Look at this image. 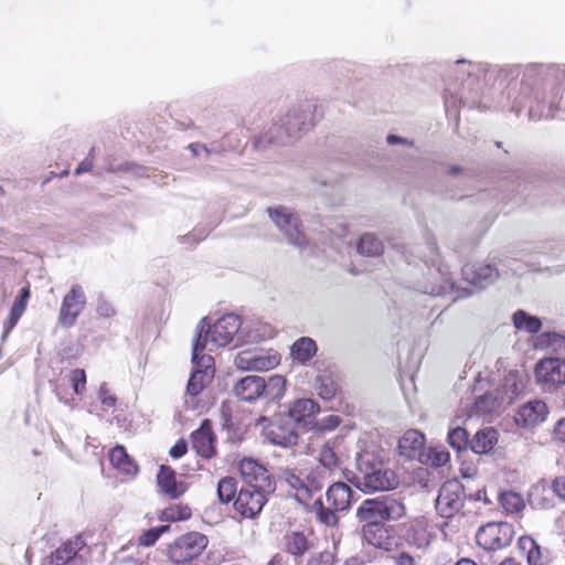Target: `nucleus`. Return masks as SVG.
I'll return each instance as SVG.
<instances>
[{"label":"nucleus","mask_w":565,"mask_h":565,"mask_svg":"<svg viewBox=\"0 0 565 565\" xmlns=\"http://www.w3.org/2000/svg\"><path fill=\"white\" fill-rule=\"evenodd\" d=\"M454 72L456 79L460 81L463 87H471L481 73L486 78L497 74L503 83L519 77L522 72L520 87L518 88V83L510 82L507 92L503 93L507 102H500L499 106L516 115L529 106L531 118H555L561 111L563 96L559 83L564 77V71L558 66L529 64L522 70L520 65L498 67L458 60L455 62Z\"/></svg>","instance_id":"f257e3e1"},{"label":"nucleus","mask_w":565,"mask_h":565,"mask_svg":"<svg viewBox=\"0 0 565 565\" xmlns=\"http://www.w3.org/2000/svg\"><path fill=\"white\" fill-rule=\"evenodd\" d=\"M385 450L374 445L358 452L355 480L362 491H386L397 484L396 475L385 465Z\"/></svg>","instance_id":"f03ea898"},{"label":"nucleus","mask_w":565,"mask_h":565,"mask_svg":"<svg viewBox=\"0 0 565 565\" xmlns=\"http://www.w3.org/2000/svg\"><path fill=\"white\" fill-rule=\"evenodd\" d=\"M315 109L316 105L307 102L288 111L278 124H274L266 132L267 141L285 145L290 139L297 138L300 132L310 129L313 126Z\"/></svg>","instance_id":"7ed1b4c3"},{"label":"nucleus","mask_w":565,"mask_h":565,"mask_svg":"<svg viewBox=\"0 0 565 565\" xmlns=\"http://www.w3.org/2000/svg\"><path fill=\"white\" fill-rule=\"evenodd\" d=\"M406 514L403 501L394 494L366 499L360 503L355 516L363 525L385 524L396 521Z\"/></svg>","instance_id":"20e7f679"},{"label":"nucleus","mask_w":565,"mask_h":565,"mask_svg":"<svg viewBox=\"0 0 565 565\" xmlns=\"http://www.w3.org/2000/svg\"><path fill=\"white\" fill-rule=\"evenodd\" d=\"M329 478L328 469L317 466L301 469L298 472L292 469H284L279 475V479L295 490V497L299 502H306L315 493L320 492Z\"/></svg>","instance_id":"39448f33"},{"label":"nucleus","mask_w":565,"mask_h":565,"mask_svg":"<svg viewBox=\"0 0 565 565\" xmlns=\"http://www.w3.org/2000/svg\"><path fill=\"white\" fill-rule=\"evenodd\" d=\"M203 331L204 323L198 328V335L194 338L192 347L193 370L185 390V394L191 397L200 395L211 379L209 370L212 366L213 358L211 355L203 354V351L206 348L205 339L202 340Z\"/></svg>","instance_id":"423d86ee"},{"label":"nucleus","mask_w":565,"mask_h":565,"mask_svg":"<svg viewBox=\"0 0 565 565\" xmlns=\"http://www.w3.org/2000/svg\"><path fill=\"white\" fill-rule=\"evenodd\" d=\"M204 323V331L202 332V340L205 339L206 344L221 348L230 344L242 327L239 316L235 313H226L210 324L206 318H203L196 327L195 337L198 335V328Z\"/></svg>","instance_id":"0eeeda50"},{"label":"nucleus","mask_w":565,"mask_h":565,"mask_svg":"<svg viewBox=\"0 0 565 565\" xmlns=\"http://www.w3.org/2000/svg\"><path fill=\"white\" fill-rule=\"evenodd\" d=\"M207 537L199 532H190L177 537L168 545L167 555L174 564L191 562L207 546Z\"/></svg>","instance_id":"6e6552de"},{"label":"nucleus","mask_w":565,"mask_h":565,"mask_svg":"<svg viewBox=\"0 0 565 565\" xmlns=\"http://www.w3.org/2000/svg\"><path fill=\"white\" fill-rule=\"evenodd\" d=\"M467 497L465 486L457 479L444 482L436 499V510L441 518L449 519L463 508Z\"/></svg>","instance_id":"1a4fd4ad"},{"label":"nucleus","mask_w":565,"mask_h":565,"mask_svg":"<svg viewBox=\"0 0 565 565\" xmlns=\"http://www.w3.org/2000/svg\"><path fill=\"white\" fill-rule=\"evenodd\" d=\"M242 488L275 492L276 483L269 471L253 458H244L239 463Z\"/></svg>","instance_id":"9d476101"},{"label":"nucleus","mask_w":565,"mask_h":565,"mask_svg":"<svg viewBox=\"0 0 565 565\" xmlns=\"http://www.w3.org/2000/svg\"><path fill=\"white\" fill-rule=\"evenodd\" d=\"M514 536L512 524L508 522H489L481 526L476 541L479 546L488 551H495L508 546Z\"/></svg>","instance_id":"9b49d317"},{"label":"nucleus","mask_w":565,"mask_h":565,"mask_svg":"<svg viewBox=\"0 0 565 565\" xmlns=\"http://www.w3.org/2000/svg\"><path fill=\"white\" fill-rule=\"evenodd\" d=\"M268 213L273 222L279 231L284 233L291 245L300 249L307 246L306 236L300 230V220L296 214L282 206L268 209Z\"/></svg>","instance_id":"f8f14e48"},{"label":"nucleus","mask_w":565,"mask_h":565,"mask_svg":"<svg viewBox=\"0 0 565 565\" xmlns=\"http://www.w3.org/2000/svg\"><path fill=\"white\" fill-rule=\"evenodd\" d=\"M85 306L86 295L83 287L81 285H73L63 298L58 313L60 323L66 328L73 327Z\"/></svg>","instance_id":"ddd939ff"},{"label":"nucleus","mask_w":565,"mask_h":565,"mask_svg":"<svg viewBox=\"0 0 565 565\" xmlns=\"http://www.w3.org/2000/svg\"><path fill=\"white\" fill-rule=\"evenodd\" d=\"M265 438L273 445L290 447L297 444L299 435L292 420L279 416L264 428Z\"/></svg>","instance_id":"4468645a"},{"label":"nucleus","mask_w":565,"mask_h":565,"mask_svg":"<svg viewBox=\"0 0 565 565\" xmlns=\"http://www.w3.org/2000/svg\"><path fill=\"white\" fill-rule=\"evenodd\" d=\"M565 361L558 358L542 359L535 367L537 382L545 391H552L565 383L563 366Z\"/></svg>","instance_id":"2eb2a0df"},{"label":"nucleus","mask_w":565,"mask_h":565,"mask_svg":"<svg viewBox=\"0 0 565 565\" xmlns=\"http://www.w3.org/2000/svg\"><path fill=\"white\" fill-rule=\"evenodd\" d=\"M271 493L241 488L234 501L235 511L243 518L255 519L262 512L268 501V495Z\"/></svg>","instance_id":"dca6fc26"},{"label":"nucleus","mask_w":565,"mask_h":565,"mask_svg":"<svg viewBox=\"0 0 565 565\" xmlns=\"http://www.w3.org/2000/svg\"><path fill=\"white\" fill-rule=\"evenodd\" d=\"M237 369L245 371H268L277 366L280 358L277 353H264L263 351H242L235 358Z\"/></svg>","instance_id":"f3484780"},{"label":"nucleus","mask_w":565,"mask_h":565,"mask_svg":"<svg viewBox=\"0 0 565 565\" xmlns=\"http://www.w3.org/2000/svg\"><path fill=\"white\" fill-rule=\"evenodd\" d=\"M362 539L367 545L385 552L392 551L396 545L393 529L385 524L363 525Z\"/></svg>","instance_id":"a211bd4d"},{"label":"nucleus","mask_w":565,"mask_h":565,"mask_svg":"<svg viewBox=\"0 0 565 565\" xmlns=\"http://www.w3.org/2000/svg\"><path fill=\"white\" fill-rule=\"evenodd\" d=\"M193 450L204 459L215 456V435L209 419L202 420L200 427L191 435Z\"/></svg>","instance_id":"6ab92c4d"},{"label":"nucleus","mask_w":565,"mask_h":565,"mask_svg":"<svg viewBox=\"0 0 565 565\" xmlns=\"http://www.w3.org/2000/svg\"><path fill=\"white\" fill-rule=\"evenodd\" d=\"M462 276L472 286L483 289L495 281L499 271L490 264H467L462 267Z\"/></svg>","instance_id":"aec40b11"},{"label":"nucleus","mask_w":565,"mask_h":565,"mask_svg":"<svg viewBox=\"0 0 565 565\" xmlns=\"http://www.w3.org/2000/svg\"><path fill=\"white\" fill-rule=\"evenodd\" d=\"M86 545L83 535H75L63 542L55 551H53L46 558L49 565H67L74 561L79 551Z\"/></svg>","instance_id":"412c9836"},{"label":"nucleus","mask_w":565,"mask_h":565,"mask_svg":"<svg viewBox=\"0 0 565 565\" xmlns=\"http://www.w3.org/2000/svg\"><path fill=\"white\" fill-rule=\"evenodd\" d=\"M547 413V406L543 401H530L519 408L515 423L522 427L535 426L546 418Z\"/></svg>","instance_id":"4be33fe9"},{"label":"nucleus","mask_w":565,"mask_h":565,"mask_svg":"<svg viewBox=\"0 0 565 565\" xmlns=\"http://www.w3.org/2000/svg\"><path fill=\"white\" fill-rule=\"evenodd\" d=\"M264 387V377L247 375L235 384L233 391L241 401L252 403L263 396Z\"/></svg>","instance_id":"5701e85b"},{"label":"nucleus","mask_w":565,"mask_h":565,"mask_svg":"<svg viewBox=\"0 0 565 565\" xmlns=\"http://www.w3.org/2000/svg\"><path fill=\"white\" fill-rule=\"evenodd\" d=\"M157 486L160 492L171 500L178 499L185 491L183 483L177 481L175 471L164 465L160 467L157 473Z\"/></svg>","instance_id":"b1692460"},{"label":"nucleus","mask_w":565,"mask_h":565,"mask_svg":"<svg viewBox=\"0 0 565 565\" xmlns=\"http://www.w3.org/2000/svg\"><path fill=\"white\" fill-rule=\"evenodd\" d=\"M318 412L319 407L313 399L300 398L290 405L286 418L287 420H292L295 427L308 425L311 422V417Z\"/></svg>","instance_id":"393cba45"},{"label":"nucleus","mask_w":565,"mask_h":565,"mask_svg":"<svg viewBox=\"0 0 565 565\" xmlns=\"http://www.w3.org/2000/svg\"><path fill=\"white\" fill-rule=\"evenodd\" d=\"M353 491L344 482H334L326 493L328 504L335 511H345L351 505Z\"/></svg>","instance_id":"a878e982"},{"label":"nucleus","mask_w":565,"mask_h":565,"mask_svg":"<svg viewBox=\"0 0 565 565\" xmlns=\"http://www.w3.org/2000/svg\"><path fill=\"white\" fill-rule=\"evenodd\" d=\"M285 551L295 558L303 556L311 547L309 534L303 531H289L282 539Z\"/></svg>","instance_id":"bb28decb"},{"label":"nucleus","mask_w":565,"mask_h":565,"mask_svg":"<svg viewBox=\"0 0 565 565\" xmlns=\"http://www.w3.org/2000/svg\"><path fill=\"white\" fill-rule=\"evenodd\" d=\"M425 444V436L417 429L407 430L398 440V449L402 456L414 459L420 455Z\"/></svg>","instance_id":"cd10ccee"},{"label":"nucleus","mask_w":565,"mask_h":565,"mask_svg":"<svg viewBox=\"0 0 565 565\" xmlns=\"http://www.w3.org/2000/svg\"><path fill=\"white\" fill-rule=\"evenodd\" d=\"M498 431L492 427L480 429L470 441V449L478 455L490 452L498 443Z\"/></svg>","instance_id":"c85d7f7f"},{"label":"nucleus","mask_w":565,"mask_h":565,"mask_svg":"<svg viewBox=\"0 0 565 565\" xmlns=\"http://www.w3.org/2000/svg\"><path fill=\"white\" fill-rule=\"evenodd\" d=\"M513 327L521 332L535 334L542 329V321L539 317L532 316L525 310L518 309L512 315Z\"/></svg>","instance_id":"c756f323"},{"label":"nucleus","mask_w":565,"mask_h":565,"mask_svg":"<svg viewBox=\"0 0 565 565\" xmlns=\"http://www.w3.org/2000/svg\"><path fill=\"white\" fill-rule=\"evenodd\" d=\"M109 460L111 465L126 475H136L138 466L131 457L127 454L124 446H116L109 452Z\"/></svg>","instance_id":"7c9ffc66"},{"label":"nucleus","mask_w":565,"mask_h":565,"mask_svg":"<svg viewBox=\"0 0 565 565\" xmlns=\"http://www.w3.org/2000/svg\"><path fill=\"white\" fill-rule=\"evenodd\" d=\"M290 351L294 360L305 364L317 353V344L311 338L302 337L291 345Z\"/></svg>","instance_id":"2f4dec72"},{"label":"nucleus","mask_w":565,"mask_h":565,"mask_svg":"<svg viewBox=\"0 0 565 565\" xmlns=\"http://www.w3.org/2000/svg\"><path fill=\"white\" fill-rule=\"evenodd\" d=\"M520 552L526 556L529 565H545L540 546L530 536H521L518 541Z\"/></svg>","instance_id":"473e14b6"},{"label":"nucleus","mask_w":565,"mask_h":565,"mask_svg":"<svg viewBox=\"0 0 565 565\" xmlns=\"http://www.w3.org/2000/svg\"><path fill=\"white\" fill-rule=\"evenodd\" d=\"M553 495L547 494V482L542 480L534 484L529 492V501L533 507L548 509L554 505Z\"/></svg>","instance_id":"72a5a7b5"},{"label":"nucleus","mask_w":565,"mask_h":565,"mask_svg":"<svg viewBox=\"0 0 565 565\" xmlns=\"http://www.w3.org/2000/svg\"><path fill=\"white\" fill-rule=\"evenodd\" d=\"M383 249V242L372 233L363 234L356 245V250L359 254L370 257L381 255Z\"/></svg>","instance_id":"f704fd0d"},{"label":"nucleus","mask_w":565,"mask_h":565,"mask_svg":"<svg viewBox=\"0 0 565 565\" xmlns=\"http://www.w3.org/2000/svg\"><path fill=\"white\" fill-rule=\"evenodd\" d=\"M315 388L318 395L326 401L332 399L338 393V384L331 373H322L316 377Z\"/></svg>","instance_id":"c9c22d12"},{"label":"nucleus","mask_w":565,"mask_h":565,"mask_svg":"<svg viewBox=\"0 0 565 565\" xmlns=\"http://www.w3.org/2000/svg\"><path fill=\"white\" fill-rule=\"evenodd\" d=\"M264 386L263 396L270 401H276L285 394L286 380L281 375H270L267 380L264 379Z\"/></svg>","instance_id":"e433bc0d"},{"label":"nucleus","mask_w":565,"mask_h":565,"mask_svg":"<svg viewBox=\"0 0 565 565\" xmlns=\"http://www.w3.org/2000/svg\"><path fill=\"white\" fill-rule=\"evenodd\" d=\"M447 440L449 446L457 451L470 448L471 439H469V433L466 428L460 426H455L449 429Z\"/></svg>","instance_id":"4c0bfd02"},{"label":"nucleus","mask_w":565,"mask_h":565,"mask_svg":"<svg viewBox=\"0 0 565 565\" xmlns=\"http://www.w3.org/2000/svg\"><path fill=\"white\" fill-rule=\"evenodd\" d=\"M237 484L234 478L224 477L218 481L216 494L221 503H230L235 497H237Z\"/></svg>","instance_id":"58836bf2"},{"label":"nucleus","mask_w":565,"mask_h":565,"mask_svg":"<svg viewBox=\"0 0 565 565\" xmlns=\"http://www.w3.org/2000/svg\"><path fill=\"white\" fill-rule=\"evenodd\" d=\"M319 465L317 467H323L328 469L329 475L331 476L332 468L337 467L339 463V458L334 450V441L324 443L319 450Z\"/></svg>","instance_id":"ea45409f"},{"label":"nucleus","mask_w":565,"mask_h":565,"mask_svg":"<svg viewBox=\"0 0 565 565\" xmlns=\"http://www.w3.org/2000/svg\"><path fill=\"white\" fill-rule=\"evenodd\" d=\"M499 502L502 509L508 513H519L524 507L523 498L514 491H505L499 495Z\"/></svg>","instance_id":"a19ab883"},{"label":"nucleus","mask_w":565,"mask_h":565,"mask_svg":"<svg viewBox=\"0 0 565 565\" xmlns=\"http://www.w3.org/2000/svg\"><path fill=\"white\" fill-rule=\"evenodd\" d=\"M406 541L417 548H425L429 544V534L420 524H412L406 532Z\"/></svg>","instance_id":"79ce46f5"},{"label":"nucleus","mask_w":565,"mask_h":565,"mask_svg":"<svg viewBox=\"0 0 565 565\" xmlns=\"http://www.w3.org/2000/svg\"><path fill=\"white\" fill-rule=\"evenodd\" d=\"M499 403L495 397L490 394L480 396L473 404L469 416H483L489 415L497 411Z\"/></svg>","instance_id":"37998d69"},{"label":"nucleus","mask_w":565,"mask_h":565,"mask_svg":"<svg viewBox=\"0 0 565 565\" xmlns=\"http://www.w3.org/2000/svg\"><path fill=\"white\" fill-rule=\"evenodd\" d=\"M315 512L317 520L327 526H335L339 522V518L335 514V510L333 508L324 507L321 498L317 499L315 504Z\"/></svg>","instance_id":"c03bdc74"},{"label":"nucleus","mask_w":565,"mask_h":565,"mask_svg":"<svg viewBox=\"0 0 565 565\" xmlns=\"http://www.w3.org/2000/svg\"><path fill=\"white\" fill-rule=\"evenodd\" d=\"M192 512L188 505H171L161 511L159 518L162 521H183L188 520L191 516Z\"/></svg>","instance_id":"a18cd8bd"},{"label":"nucleus","mask_w":565,"mask_h":565,"mask_svg":"<svg viewBox=\"0 0 565 565\" xmlns=\"http://www.w3.org/2000/svg\"><path fill=\"white\" fill-rule=\"evenodd\" d=\"M564 340L565 337L558 332H543L536 337L534 347L536 349H556L557 347H561Z\"/></svg>","instance_id":"49530a36"},{"label":"nucleus","mask_w":565,"mask_h":565,"mask_svg":"<svg viewBox=\"0 0 565 565\" xmlns=\"http://www.w3.org/2000/svg\"><path fill=\"white\" fill-rule=\"evenodd\" d=\"M26 305L22 303V301H14L8 320L4 323V331L1 337V341L4 342L10 331L17 326L19 319L23 315Z\"/></svg>","instance_id":"de8ad7c7"},{"label":"nucleus","mask_w":565,"mask_h":565,"mask_svg":"<svg viewBox=\"0 0 565 565\" xmlns=\"http://www.w3.org/2000/svg\"><path fill=\"white\" fill-rule=\"evenodd\" d=\"M170 530V525H160V526H157V527H152V529H149L147 531H145L140 536H139V545H142V546H152L158 540L159 537L168 532Z\"/></svg>","instance_id":"09e8293b"},{"label":"nucleus","mask_w":565,"mask_h":565,"mask_svg":"<svg viewBox=\"0 0 565 565\" xmlns=\"http://www.w3.org/2000/svg\"><path fill=\"white\" fill-rule=\"evenodd\" d=\"M447 94L445 95V108L447 114L457 113V103L467 104V100L463 96V93L451 92L449 88L446 89Z\"/></svg>","instance_id":"8fccbe9b"},{"label":"nucleus","mask_w":565,"mask_h":565,"mask_svg":"<svg viewBox=\"0 0 565 565\" xmlns=\"http://www.w3.org/2000/svg\"><path fill=\"white\" fill-rule=\"evenodd\" d=\"M72 385L75 394H82L86 385V374L82 369H75L70 373V380L67 382Z\"/></svg>","instance_id":"3c124183"},{"label":"nucleus","mask_w":565,"mask_h":565,"mask_svg":"<svg viewBox=\"0 0 565 565\" xmlns=\"http://www.w3.org/2000/svg\"><path fill=\"white\" fill-rule=\"evenodd\" d=\"M96 312L102 318H111L115 316L116 310L111 302L100 295L97 299Z\"/></svg>","instance_id":"603ef678"},{"label":"nucleus","mask_w":565,"mask_h":565,"mask_svg":"<svg viewBox=\"0 0 565 565\" xmlns=\"http://www.w3.org/2000/svg\"><path fill=\"white\" fill-rule=\"evenodd\" d=\"M307 565H333V554L329 551L313 553Z\"/></svg>","instance_id":"864d4df0"},{"label":"nucleus","mask_w":565,"mask_h":565,"mask_svg":"<svg viewBox=\"0 0 565 565\" xmlns=\"http://www.w3.org/2000/svg\"><path fill=\"white\" fill-rule=\"evenodd\" d=\"M547 494L565 499V479L556 477L551 484L547 483Z\"/></svg>","instance_id":"5fc2aeb1"},{"label":"nucleus","mask_w":565,"mask_h":565,"mask_svg":"<svg viewBox=\"0 0 565 565\" xmlns=\"http://www.w3.org/2000/svg\"><path fill=\"white\" fill-rule=\"evenodd\" d=\"M449 460V454L445 450H430L428 455V462L433 467H441L446 465Z\"/></svg>","instance_id":"6e6d98bb"},{"label":"nucleus","mask_w":565,"mask_h":565,"mask_svg":"<svg viewBox=\"0 0 565 565\" xmlns=\"http://www.w3.org/2000/svg\"><path fill=\"white\" fill-rule=\"evenodd\" d=\"M98 398L105 409H109L115 406L117 398L109 393L106 384H102L98 391Z\"/></svg>","instance_id":"4d7b16f0"},{"label":"nucleus","mask_w":565,"mask_h":565,"mask_svg":"<svg viewBox=\"0 0 565 565\" xmlns=\"http://www.w3.org/2000/svg\"><path fill=\"white\" fill-rule=\"evenodd\" d=\"M54 393L60 402L72 405L73 398L70 397L68 383H57L54 386Z\"/></svg>","instance_id":"13d9d810"},{"label":"nucleus","mask_w":565,"mask_h":565,"mask_svg":"<svg viewBox=\"0 0 565 565\" xmlns=\"http://www.w3.org/2000/svg\"><path fill=\"white\" fill-rule=\"evenodd\" d=\"M341 423V418L338 415H328L321 419L319 427L321 430H333Z\"/></svg>","instance_id":"bf43d9fd"},{"label":"nucleus","mask_w":565,"mask_h":565,"mask_svg":"<svg viewBox=\"0 0 565 565\" xmlns=\"http://www.w3.org/2000/svg\"><path fill=\"white\" fill-rule=\"evenodd\" d=\"M186 450L188 444L184 439L181 438L171 447L169 455L174 459H179L186 454Z\"/></svg>","instance_id":"052dcab7"},{"label":"nucleus","mask_w":565,"mask_h":565,"mask_svg":"<svg viewBox=\"0 0 565 565\" xmlns=\"http://www.w3.org/2000/svg\"><path fill=\"white\" fill-rule=\"evenodd\" d=\"M454 285L449 280H446L444 285L433 286L430 289H425V294H429L431 296H441L446 294L449 289H452Z\"/></svg>","instance_id":"680f3d73"},{"label":"nucleus","mask_w":565,"mask_h":565,"mask_svg":"<svg viewBox=\"0 0 565 565\" xmlns=\"http://www.w3.org/2000/svg\"><path fill=\"white\" fill-rule=\"evenodd\" d=\"M395 565H416V559L406 552L393 556Z\"/></svg>","instance_id":"e2e57ef3"},{"label":"nucleus","mask_w":565,"mask_h":565,"mask_svg":"<svg viewBox=\"0 0 565 565\" xmlns=\"http://www.w3.org/2000/svg\"><path fill=\"white\" fill-rule=\"evenodd\" d=\"M93 151H94V148L90 149L89 153H88V157L85 158L76 168L75 170V173L76 174H82V173H85V172H88L92 170L93 168Z\"/></svg>","instance_id":"0e129e2a"},{"label":"nucleus","mask_w":565,"mask_h":565,"mask_svg":"<svg viewBox=\"0 0 565 565\" xmlns=\"http://www.w3.org/2000/svg\"><path fill=\"white\" fill-rule=\"evenodd\" d=\"M189 149L194 157H199L202 153H205L206 156L210 154V149L205 145L200 142L190 143Z\"/></svg>","instance_id":"69168bd1"},{"label":"nucleus","mask_w":565,"mask_h":565,"mask_svg":"<svg viewBox=\"0 0 565 565\" xmlns=\"http://www.w3.org/2000/svg\"><path fill=\"white\" fill-rule=\"evenodd\" d=\"M466 499H469L471 501H483L484 503H488L486 490L483 488L478 489L475 493H467Z\"/></svg>","instance_id":"338daca9"},{"label":"nucleus","mask_w":565,"mask_h":565,"mask_svg":"<svg viewBox=\"0 0 565 565\" xmlns=\"http://www.w3.org/2000/svg\"><path fill=\"white\" fill-rule=\"evenodd\" d=\"M386 141L388 145L391 146H394V145H397V143H407V140L399 137V136H396V135H388L387 138H386Z\"/></svg>","instance_id":"774afa93"}]
</instances>
